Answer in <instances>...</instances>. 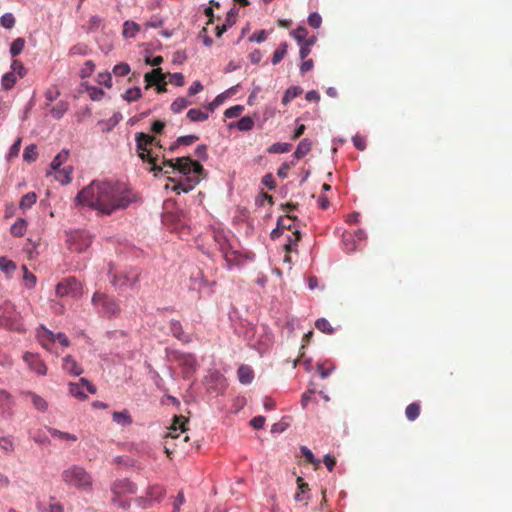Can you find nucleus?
I'll use <instances>...</instances> for the list:
<instances>
[{
  "label": "nucleus",
  "mask_w": 512,
  "mask_h": 512,
  "mask_svg": "<svg viewBox=\"0 0 512 512\" xmlns=\"http://www.w3.org/2000/svg\"><path fill=\"white\" fill-rule=\"evenodd\" d=\"M0 449L5 455H9L15 450V444L10 436L0 437Z\"/></svg>",
  "instance_id": "a19ab883"
},
{
  "label": "nucleus",
  "mask_w": 512,
  "mask_h": 512,
  "mask_svg": "<svg viewBox=\"0 0 512 512\" xmlns=\"http://www.w3.org/2000/svg\"><path fill=\"white\" fill-rule=\"evenodd\" d=\"M315 326L319 331H321L325 334H328V335H331L335 332V329L331 326L329 321L324 317L318 318L315 322Z\"/></svg>",
  "instance_id": "c03bdc74"
},
{
  "label": "nucleus",
  "mask_w": 512,
  "mask_h": 512,
  "mask_svg": "<svg viewBox=\"0 0 512 512\" xmlns=\"http://www.w3.org/2000/svg\"><path fill=\"white\" fill-rule=\"evenodd\" d=\"M198 140L199 136L195 134L182 135L176 139V144H180V146H189Z\"/></svg>",
  "instance_id": "603ef678"
},
{
  "label": "nucleus",
  "mask_w": 512,
  "mask_h": 512,
  "mask_svg": "<svg viewBox=\"0 0 512 512\" xmlns=\"http://www.w3.org/2000/svg\"><path fill=\"white\" fill-rule=\"evenodd\" d=\"M300 452L301 454L306 458V460L314 465H319L320 460L315 457L311 449H309L307 446L302 445L300 446Z\"/></svg>",
  "instance_id": "864d4df0"
},
{
  "label": "nucleus",
  "mask_w": 512,
  "mask_h": 512,
  "mask_svg": "<svg viewBox=\"0 0 512 512\" xmlns=\"http://www.w3.org/2000/svg\"><path fill=\"white\" fill-rule=\"evenodd\" d=\"M297 485H298V491L294 495V499L297 502L303 501L306 496V490L305 488L308 486L307 483L304 482L302 477H297Z\"/></svg>",
  "instance_id": "de8ad7c7"
},
{
  "label": "nucleus",
  "mask_w": 512,
  "mask_h": 512,
  "mask_svg": "<svg viewBox=\"0 0 512 512\" xmlns=\"http://www.w3.org/2000/svg\"><path fill=\"white\" fill-rule=\"evenodd\" d=\"M206 284L207 280L204 278L203 273L201 271H197L190 277L189 290H200Z\"/></svg>",
  "instance_id": "b1692460"
},
{
  "label": "nucleus",
  "mask_w": 512,
  "mask_h": 512,
  "mask_svg": "<svg viewBox=\"0 0 512 512\" xmlns=\"http://www.w3.org/2000/svg\"><path fill=\"white\" fill-rule=\"evenodd\" d=\"M123 119V115L120 112H114L113 115L109 119H102L98 121V125L103 126L102 131L109 133L111 132L115 126H117L120 121Z\"/></svg>",
  "instance_id": "4468645a"
},
{
  "label": "nucleus",
  "mask_w": 512,
  "mask_h": 512,
  "mask_svg": "<svg viewBox=\"0 0 512 512\" xmlns=\"http://www.w3.org/2000/svg\"><path fill=\"white\" fill-rule=\"evenodd\" d=\"M63 369L73 376H79L83 372L82 368L78 366L77 362L71 355H66L63 358Z\"/></svg>",
  "instance_id": "f3484780"
},
{
  "label": "nucleus",
  "mask_w": 512,
  "mask_h": 512,
  "mask_svg": "<svg viewBox=\"0 0 512 512\" xmlns=\"http://www.w3.org/2000/svg\"><path fill=\"white\" fill-rule=\"evenodd\" d=\"M58 173V175L55 176V179L60 182L62 185H67L72 181V171L73 168L71 166L64 167L59 170H54Z\"/></svg>",
  "instance_id": "cd10ccee"
},
{
  "label": "nucleus",
  "mask_w": 512,
  "mask_h": 512,
  "mask_svg": "<svg viewBox=\"0 0 512 512\" xmlns=\"http://www.w3.org/2000/svg\"><path fill=\"white\" fill-rule=\"evenodd\" d=\"M25 395L30 397L31 402H32L33 406L35 407V409H37L40 412L47 411L48 403L43 397H41L40 395H38L32 391L25 392Z\"/></svg>",
  "instance_id": "aec40b11"
},
{
  "label": "nucleus",
  "mask_w": 512,
  "mask_h": 512,
  "mask_svg": "<svg viewBox=\"0 0 512 512\" xmlns=\"http://www.w3.org/2000/svg\"><path fill=\"white\" fill-rule=\"evenodd\" d=\"M142 97L141 89L137 86L128 88L123 94L122 98L127 102H134Z\"/></svg>",
  "instance_id": "4c0bfd02"
},
{
  "label": "nucleus",
  "mask_w": 512,
  "mask_h": 512,
  "mask_svg": "<svg viewBox=\"0 0 512 512\" xmlns=\"http://www.w3.org/2000/svg\"><path fill=\"white\" fill-rule=\"evenodd\" d=\"M111 491L115 495L124 493L135 494L137 492V486L128 478L118 479L111 485Z\"/></svg>",
  "instance_id": "1a4fd4ad"
},
{
  "label": "nucleus",
  "mask_w": 512,
  "mask_h": 512,
  "mask_svg": "<svg viewBox=\"0 0 512 512\" xmlns=\"http://www.w3.org/2000/svg\"><path fill=\"white\" fill-rule=\"evenodd\" d=\"M192 163V158L190 156L177 157L175 159L176 171L181 173L184 176L189 175V165Z\"/></svg>",
  "instance_id": "a878e982"
},
{
  "label": "nucleus",
  "mask_w": 512,
  "mask_h": 512,
  "mask_svg": "<svg viewBox=\"0 0 512 512\" xmlns=\"http://www.w3.org/2000/svg\"><path fill=\"white\" fill-rule=\"evenodd\" d=\"M24 285L27 289H33L36 286V276L30 272L26 265L22 266Z\"/></svg>",
  "instance_id": "79ce46f5"
},
{
  "label": "nucleus",
  "mask_w": 512,
  "mask_h": 512,
  "mask_svg": "<svg viewBox=\"0 0 512 512\" xmlns=\"http://www.w3.org/2000/svg\"><path fill=\"white\" fill-rule=\"evenodd\" d=\"M198 183H199V179L198 180L190 179V178L186 177L185 182H181V183L175 185L172 188V191L176 192L177 194L188 193V192L192 191Z\"/></svg>",
  "instance_id": "412c9836"
},
{
  "label": "nucleus",
  "mask_w": 512,
  "mask_h": 512,
  "mask_svg": "<svg viewBox=\"0 0 512 512\" xmlns=\"http://www.w3.org/2000/svg\"><path fill=\"white\" fill-rule=\"evenodd\" d=\"M153 140L154 137L152 135L144 132H137L135 134V144L138 156L143 162L150 164V171L153 172L155 176H158L164 172V167L158 164L159 155L153 153L151 148H148V143Z\"/></svg>",
  "instance_id": "f03ea898"
},
{
  "label": "nucleus",
  "mask_w": 512,
  "mask_h": 512,
  "mask_svg": "<svg viewBox=\"0 0 512 512\" xmlns=\"http://www.w3.org/2000/svg\"><path fill=\"white\" fill-rule=\"evenodd\" d=\"M311 147H312V142L310 139H308V138L302 139L298 143L296 150L294 151V157L297 159H300V158L306 156L310 152Z\"/></svg>",
  "instance_id": "5701e85b"
},
{
  "label": "nucleus",
  "mask_w": 512,
  "mask_h": 512,
  "mask_svg": "<svg viewBox=\"0 0 512 512\" xmlns=\"http://www.w3.org/2000/svg\"><path fill=\"white\" fill-rule=\"evenodd\" d=\"M68 109L69 103L67 101L61 100L54 107L51 108L50 114L53 118L59 120L65 115Z\"/></svg>",
  "instance_id": "bb28decb"
},
{
  "label": "nucleus",
  "mask_w": 512,
  "mask_h": 512,
  "mask_svg": "<svg viewBox=\"0 0 512 512\" xmlns=\"http://www.w3.org/2000/svg\"><path fill=\"white\" fill-rule=\"evenodd\" d=\"M16 82V74L12 71L3 74L1 77V87L5 91L12 89L15 86Z\"/></svg>",
  "instance_id": "c756f323"
},
{
  "label": "nucleus",
  "mask_w": 512,
  "mask_h": 512,
  "mask_svg": "<svg viewBox=\"0 0 512 512\" xmlns=\"http://www.w3.org/2000/svg\"><path fill=\"white\" fill-rule=\"evenodd\" d=\"M243 110H244L243 105H235V106L227 108L224 112V116L226 118H235V117H238Z\"/></svg>",
  "instance_id": "0e129e2a"
},
{
  "label": "nucleus",
  "mask_w": 512,
  "mask_h": 512,
  "mask_svg": "<svg viewBox=\"0 0 512 512\" xmlns=\"http://www.w3.org/2000/svg\"><path fill=\"white\" fill-rule=\"evenodd\" d=\"M239 13V9L236 6L230 8L227 12L226 19L221 26L216 27V37H221L225 32L228 31L235 23L236 17Z\"/></svg>",
  "instance_id": "9d476101"
},
{
  "label": "nucleus",
  "mask_w": 512,
  "mask_h": 512,
  "mask_svg": "<svg viewBox=\"0 0 512 512\" xmlns=\"http://www.w3.org/2000/svg\"><path fill=\"white\" fill-rule=\"evenodd\" d=\"M267 32L266 30H259L258 32L253 33L249 37L250 42H256V43H262L267 39Z\"/></svg>",
  "instance_id": "338daca9"
},
{
  "label": "nucleus",
  "mask_w": 512,
  "mask_h": 512,
  "mask_svg": "<svg viewBox=\"0 0 512 512\" xmlns=\"http://www.w3.org/2000/svg\"><path fill=\"white\" fill-rule=\"evenodd\" d=\"M307 22L310 27L317 29L321 26L322 17L318 12L314 11L308 15Z\"/></svg>",
  "instance_id": "4d7b16f0"
},
{
  "label": "nucleus",
  "mask_w": 512,
  "mask_h": 512,
  "mask_svg": "<svg viewBox=\"0 0 512 512\" xmlns=\"http://www.w3.org/2000/svg\"><path fill=\"white\" fill-rule=\"evenodd\" d=\"M302 93L303 89L301 86L293 85L288 87L282 96V104L287 105L292 99L300 96Z\"/></svg>",
  "instance_id": "4be33fe9"
},
{
  "label": "nucleus",
  "mask_w": 512,
  "mask_h": 512,
  "mask_svg": "<svg viewBox=\"0 0 512 512\" xmlns=\"http://www.w3.org/2000/svg\"><path fill=\"white\" fill-rule=\"evenodd\" d=\"M69 155L68 149H62L51 161L50 167L51 170H59L61 169L62 164L67 160Z\"/></svg>",
  "instance_id": "2f4dec72"
},
{
  "label": "nucleus",
  "mask_w": 512,
  "mask_h": 512,
  "mask_svg": "<svg viewBox=\"0 0 512 512\" xmlns=\"http://www.w3.org/2000/svg\"><path fill=\"white\" fill-rule=\"evenodd\" d=\"M140 31V25L132 20H126L123 23L122 35L124 38H135Z\"/></svg>",
  "instance_id": "a211bd4d"
},
{
  "label": "nucleus",
  "mask_w": 512,
  "mask_h": 512,
  "mask_svg": "<svg viewBox=\"0 0 512 512\" xmlns=\"http://www.w3.org/2000/svg\"><path fill=\"white\" fill-rule=\"evenodd\" d=\"M63 481L75 488H91L92 478L89 473L81 466L73 465L62 472Z\"/></svg>",
  "instance_id": "20e7f679"
},
{
  "label": "nucleus",
  "mask_w": 512,
  "mask_h": 512,
  "mask_svg": "<svg viewBox=\"0 0 512 512\" xmlns=\"http://www.w3.org/2000/svg\"><path fill=\"white\" fill-rule=\"evenodd\" d=\"M238 380L243 385L250 384L254 379V372L248 365H241L237 370Z\"/></svg>",
  "instance_id": "dca6fc26"
},
{
  "label": "nucleus",
  "mask_w": 512,
  "mask_h": 512,
  "mask_svg": "<svg viewBox=\"0 0 512 512\" xmlns=\"http://www.w3.org/2000/svg\"><path fill=\"white\" fill-rule=\"evenodd\" d=\"M10 67L12 69V72L17 74L20 78H23L27 74V69L19 60H13Z\"/></svg>",
  "instance_id": "13d9d810"
},
{
  "label": "nucleus",
  "mask_w": 512,
  "mask_h": 512,
  "mask_svg": "<svg viewBox=\"0 0 512 512\" xmlns=\"http://www.w3.org/2000/svg\"><path fill=\"white\" fill-rule=\"evenodd\" d=\"M69 392L72 396L80 399L85 400L87 399V395L84 393L83 388L80 386V383H69Z\"/></svg>",
  "instance_id": "8fccbe9b"
},
{
  "label": "nucleus",
  "mask_w": 512,
  "mask_h": 512,
  "mask_svg": "<svg viewBox=\"0 0 512 512\" xmlns=\"http://www.w3.org/2000/svg\"><path fill=\"white\" fill-rule=\"evenodd\" d=\"M285 229L286 225L283 224L282 217H279L276 223V227L270 233L271 239H278L283 234Z\"/></svg>",
  "instance_id": "052dcab7"
},
{
  "label": "nucleus",
  "mask_w": 512,
  "mask_h": 512,
  "mask_svg": "<svg viewBox=\"0 0 512 512\" xmlns=\"http://www.w3.org/2000/svg\"><path fill=\"white\" fill-rule=\"evenodd\" d=\"M135 201L136 197L126 183L113 180H93L75 197L77 205L87 206L104 215L124 210Z\"/></svg>",
  "instance_id": "f257e3e1"
},
{
  "label": "nucleus",
  "mask_w": 512,
  "mask_h": 512,
  "mask_svg": "<svg viewBox=\"0 0 512 512\" xmlns=\"http://www.w3.org/2000/svg\"><path fill=\"white\" fill-rule=\"evenodd\" d=\"M174 357L180 363L181 366L189 370H195L197 367V359L191 353L176 351Z\"/></svg>",
  "instance_id": "f8f14e48"
},
{
  "label": "nucleus",
  "mask_w": 512,
  "mask_h": 512,
  "mask_svg": "<svg viewBox=\"0 0 512 512\" xmlns=\"http://www.w3.org/2000/svg\"><path fill=\"white\" fill-rule=\"evenodd\" d=\"M0 328L18 333L26 331L21 313L9 301H4L0 304Z\"/></svg>",
  "instance_id": "7ed1b4c3"
},
{
  "label": "nucleus",
  "mask_w": 512,
  "mask_h": 512,
  "mask_svg": "<svg viewBox=\"0 0 512 512\" xmlns=\"http://www.w3.org/2000/svg\"><path fill=\"white\" fill-rule=\"evenodd\" d=\"M187 118L192 122H203L209 118V114L200 109L191 108L187 112Z\"/></svg>",
  "instance_id": "e433bc0d"
},
{
  "label": "nucleus",
  "mask_w": 512,
  "mask_h": 512,
  "mask_svg": "<svg viewBox=\"0 0 512 512\" xmlns=\"http://www.w3.org/2000/svg\"><path fill=\"white\" fill-rule=\"evenodd\" d=\"M169 330L173 337L183 343H190L192 341L191 337L184 332L181 322L176 319L170 321Z\"/></svg>",
  "instance_id": "9b49d317"
},
{
  "label": "nucleus",
  "mask_w": 512,
  "mask_h": 512,
  "mask_svg": "<svg viewBox=\"0 0 512 512\" xmlns=\"http://www.w3.org/2000/svg\"><path fill=\"white\" fill-rule=\"evenodd\" d=\"M191 104L192 101L187 97H178L172 102L170 109L173 113L179 114Z\"/></svg>",
  "instance_id": "c85d7f7f"
},
{
  "label": "nucleus",
  "mask_w": 512,
  "mask_h": 512,
  "mask_svg": "<svg viewBox=\"0 0 512 512\" xmlns=\"http://www.w3.org/2000/svg\"><path fill=\"white\" fill-rule=\"evenodd\" d=\"M0 25L6 29H11L15 25V17L12 13L7 12L0 17Z\"/></svg>",
  "instance_id": "5fc2aeb1"
},
{
  "label": "nucleus",
  "mask_w": 512,
  "mask_h": 512,
  "mask_svg": "<svg viewBox=\"0 0 512 512\" xmlns=\"http://www.w3.org/2000/svg\"><path fill=\"white\" fill-rule=\"evenodd\" d=\"M47 430L50 433V435L54 438H59L61 440H72V441L77 440V436L75 434L63 432V431H60V430H58L56 428H52V427H48Z\"/></svg>",
  "instance_id": "a18cd8bd"
},
{
  "label": "nucleus",
  "mask_w": 512,
  "mask_h": 512,
  "mask_svg": "<svg viewBox=\"0 0 512 512\" xmlns=\"http://www.w3.org/2000/svg\"><path fill=\"white\" fill-rule=\"evenodd\" d=\"M420 414V405L417 402L410 403L405 410V415L409 421H414Z\"/></svg>",
  "instance_id": "49530a36"
},
{
  "label": "nucleus",
  "mask_w": 512,
  "mask_h": 512,
  "mask_svg": "<svg viewBox=\"0 0 512 512\" xmlns=\"http://www.w3.org/2000/svg\"><path fill=\"white\" fill-rule=\"evenodd\" d=\"M292 145L286 142H276L267 148L269 154H280L289 152Z\"/></svg>",
  "instance_id": "c9c22d12"
},
{
  "label": "nucleus",
  "mask_w": 512,
  "mask_h": 512,
  "mask_svg": "<svg viewBox=\"0 0 512 512\" xmlns=\"http://www.w3.org/2000/svg\"><path fill=\"white\" fill-rule=\"evenodd\" d=\"M27 229V222L24 218H19L11 225V234L15 237H21L25 234Z\"/></svg>",
  "instance_id": "f704fd0d"
},
{
  "label": "nucleus",
  "mask_w": 512,
  "mask_h": 512,
  "mask_svg": "<svg viewBox=\"0 0 512 512\" xmlns=\"http://www.w3.org/2000/svg\"><path fill=\"white\" fill-rule=\"evenodd\" d=\"M188 169H189V175L186 177L190 178V179H197V180L199 179V181L201 180V177L205 172L203 165L200 162L193 160V159H192V163H190Z\"/></svg>",
  "instance_id": "393cba45"
},
{
  "label": "nucleus",
  "mask_w": 512,
  "mask_h": 512,
  "mask_svg": "<svg viewBox=\"0 0 512 512\" xmlns=\"http://www.w3.org/2000/svg\"><path fill=\"white\" fill-rule=\"evenodd\" d=\"M226 98V92H222L218 94L210 103L207 104V109L213 112L218 106L222 104L224 99Z\"/></svg>",
  "instance_id": "69168bd1"
},
{
  "label": "nucleus",
  "mask_w": 512,
  "mask_h": 512,
  "mask_svg": "<svg viewBox=\"0 0 512 512\" xmlns=\"http://www.w3.org/2000/svg\"><path fill=\"white\" fill-rule=\"evenodd\" d=\"M293 234L295 235V237H292L290 235L287 236V242L284 244V249L286 252H297V244L298 241L300 240L301 234L298 229H295L293 231Z\"/></svg>",
  "instance_id": "473e14b6"
},
{
  "label": "nucleus",
  "mask_w": 512,
  "mask_h": 512,
  "mask_svg": "<svg viewBox=\"0 0 512 512\" xmlns=\"http://www.w3.org/2000/svg\"><path fill=\"white\" fill-rule=\"evenodd\" d=\"M289 427V424L283 420L274 423L271 426V433L272 434H280L283 433L287 428Z\"/></svg>",
  "instance_id": "774afa93"
},
{
  "label": "nucleus",
  "mask_w": 512,
  "mask_h": 512,
  "mask_svg": "<svg viewBox=\"0 0 512 512\" xmlns=\"http://www.w3.org/2000/svg\"><path fill=\"white\" fill-rule=\"evenodd\" d=\"M144 81L146 82V88L155 85V89L158 93L166 92L165 75L162 73L161 68H156L146 73L144 75Z\"/></svg>",
  "instance_id": "6e6552de"
},
{
  "label": "nucleus",
  "mask_w": 512,
  "mask_h": 512,
  "mask_svg": "<svg viewBox=\"0 0 512 512\" xmlns=\"http://www.w3.org/2000/svg\"><path fill=\"white\" fill-rule=\"evenodd\" d=\"M130 71H131L130 66L125 62H120V63L116 64L113 68V73L116 76H120V77L128 75L130 73Z\"/></svg>",
  "instance_id": "bf43d9fd"
},
{
  "label": "nucleus",
  "mask_w": 512,
  "mask_h": 512,
  "mask_svg": "<svg viewBox=\"0 0 512 512\" xmlns=\"http://www.w3.org/2000/svg\"><path fill=\"white\" fill-rule=\"evenodd\" d=\"M38 157L37 146L35 144H30L25 147L23 151V160L31 163L34 162Z\"/></svg>",
  "instance_id": "37998d69"
},
{
  "label": "nucleus",
  "mask_w": 512,
  "mask_h": 512,
  "mask_svg": "<svg viewBox=\"0 0 512 512\" xmlns=\"http://www.w3.org/2000/svg\"><path fill=\"white\" fill-rule=\"evenodd\" d=\"M37 201V195L35 192H28L22 196L19 202V208L21 210H27L31 208Z\"/></svg>",
  "instance_id": "72a5a7b5"
},
{
  "label": "nucleus",
  "mask_w": 512,
  "mask_h": 512,
  "mask_svg": "<svg viewBox=\"0 0 512 512\" xmlns=\"http://www.w3.org/2000/svg\"><path fill=\"white\" fill-rule=\"evenodd\" d=\"M17 266L14 261L7 258L6 256H0V270L9 275L16 270Z\"/></svg>",
  "instance_id": "ea45409f"
},
{
  "label": "nucleus",
  "mask_w": 512,
  "mask_h": 512,
  "mask_svg": "<svg viewBox=\"0 0 512 512\" xmlns=\"http://www.w3.org/2000/svg\"><path fill=\"white\" fill-rule=\"evenodd\" d=\"M25 46V39L22 37H18L13 40V42L10 45L9 53L12 57H16L20 55L24 49Z\"/></svg>",
  "instance_id": "58836bf2"
},
{
  "label": "nucleus",
  "mask_w": 512,
  "mask_h": 512,
  "mask_svg": "<svg viewBox=\"0 0 512 512\" xmlns=\"http://www.w3.org/2000/svg\"><path fill=\"white\" fill-rule=\"evenodd\" d=\"M144 61L147 65L155 66L159 68L158 66L163 63V57L162 56H152V52L148 49L144 51Z\"/></svg>",
  "instance_id": "09e8293b"
},
{
  "label": "nucleus",
  "mask_w": 512,
  "mask_h": 512,
  "mask_svg": "<svg viewBox=\"0 0 512 512\" xmlns=\"http://www.w3.org/2000/svg\"><path fill=\"white\" fill-rule=\"evenodd\" d=\"M95 69V64L93 61L91 60H87L83 67L80 69V72H79V76L82 78V79H85V78H88L91 76V74L93 73Z\"/></svg>",
  "instance_id": "6e6d98bb"
},
{
  "label": "nucleus",
  "mask_w": 512,
  "mask_h": 512,
  "mask_svg": "<svg viewBox=\"0 0 512 512\" xmlns=\"http://www.w3.org/2000/svg\"><path fill=\"white\" fill-rule=\"evenodd\" d=\"M112 420L121 425L122 427L129 426L132 424L133 420L128 410L123 411H115L112 414Z\"/></svg>",
  "instance_id": "6ab92c4d"
},
{
  "label": "nucleus",
  "mask_w": 512,
  "mask_h": 512,
  "mask_svg": "<svg viewBox=\"0 0 512 512\" xmlns=\"http://www.w3.org/2000/svg\"><path fill=\"white\" fill-rule=\"evenodd\" d=\"M290 35L297 41V43H301L305 41V37H307L308 31L304 26L300 25L291 31Z\"/></svg>",
  "instance_id": "3c124183"
},
{
  "label": "nucleus",
  "mask_w": 512,
  "mask_h": 512,
  "mask_svg": "<svg viewBox=\"0 0 512 512\" xmlns=\"http://www.w3.org/2000/svg\"><path fill=\"white\" fill-rule=\"evenodd\" d=\"M255 125V119L250 116H244L240 118L238 121L230 122L228 124V129L237 128L239 131L247 132L250 131Z\"/></svg>",
  "instance_id": "ddd939ff"
},
{
  "label": "nucleus",
  "mask_w": 512,
  "mask_h": 512,
  "mask_svg": "<svg viewBox=\"0 0 512 512\" xmlns=\"http://www.w3.org/2000/svg\"><path fill=\"white\" fill-rule=\"evenodd\" d=\"M92 303L103 316L110 317L119 312L117 302L105 294L95 292L92 296Z\"/></svg>",
  "instance_id": "39448f33"
},
{
  "label": "nucleus",
  "mask_w": 512,
  "mask_h": 512,
  "mask_svg": "<svg viewBox=\"0 0 512 512\" xmlns=\"http://www.w3.org/2000/svg\"><path fill=\"white\" fill-rule=\"evenodd\" d=\"M97 82L106 87V88H111L112 87V78H111V74L109 72H102V73H99L98 74V77H97Z\"/></svg>",
  "instance_id": "e2e57ef3"
},
{
  "label": "nucleus",
  "mask_w": 512,
  "mask_h": 512,
  "mask_svg": "<svg viewBox=\"0 0 512 512\" xmlns=\"http://www.w3.org/2000/svg\"><path fill=\"white\" fill-rule=\"evenodd\" d=\"M81 85L88 91L89 97L93 101H99L105 95V92L100 87L92 86L86 82H83Z\"/></svg>",
  "instance_id": "7c9ffc66"
},
{
  "label": "nucleus",
  "mask_w": 512,
  "mask_h": 512,
  "mask_svg": "<svg viewBox=\"0 0 512 512\" xmlns=\"http://www.w3.org/2000/svg\"><path fill=\"white\" fill-rule=\"evenodd\" d=\"M41 332L39 331L37 334V338L41 345L47 349H49V346L52 345L56 341V337L53 331L47 329L43 325H41Z\"/></svg>",
  "instance_id": "2eb2a0df"
},
{
  "label": "nucleus",
  "mask_w": 512,
  "mask_h": 512,
  "mask_svg": "<svg viewBox=\"0 0 512 512\" xmlns=\"http://www.w3.org/2000/svg\"><path fill=\"white\" fill-rule=\"evenodd\" d=\"M21 142H22L21 138H17L15 140V142L11 145V147L6 155V159L8 161H10L11 159L18 156L20 147H21Z\"/></svg>",
  "instance_id": "680f3d73"
},
{
  "label": "nucleus",
  "mask_w": 512,
  "mask_h": 512,
  "mask_svg": "<svg viewBox=\"0 0 512 512\" xmlns=\"http://www.w3.org/2000/svg\"><path fill=\"white\" fill-rule=\"evenodd\" d=\"M81 284L74 277L63 279L56 285L55 292L59 297L76 296L80 293Z\"/></svg>",
  "instance_id": "0eeeda50"
},
{
  "label": "nucleus",
  "mask_w": 512,
  "mask_h": 512,
  "mask_svg": "<svg viewBox=\"0 0 512 512\" xmlns=\"http://www.w3.org/2000/svg\"><path fill=\"white\" fill-rule=\"evenodd\" d=\"M140 270L137 267L131 268L121 274L112 275L111 284L119 289L133 288L140 280Z\"/></svg>",
  "instance_id": "423d86ee"
}]
</instances>
